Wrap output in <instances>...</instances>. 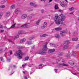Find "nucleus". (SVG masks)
<instances>
[{
  "label": "nucleus",
  "instance_id": "nucleus-21",
  "mask_svg": "<svg viewBox=\"0 0 79 79\" xmlns=\"http://www.w3.org/2000/svg\"><path fill=\"white\" fill-rule=\"evenodd\" d=\"M16 23H15L13 25H12V26L10 28V29H13L15 27V25H16Z\"/></svg>",
  "mask_w": 79,
  "mask_h": 79
},
{
  "label": "nucleus",
  "instance_id": "nucleus-32",
  "mask_svg": "<svg viewBox=\"0 0 79 79\" xmlns=\"http://www.w3.org/2000/svg\"><path fill=\"white\" fill-rule=\"evenodd\" d=\"M5 8V5L0 6V8Z\"/></svg>",
  "mask_w": 79,
  "mask_h": 79
},
{
  "label": "nucleus",
  "instance_id": "nucleus-17",
  "mask_svg": "<svg viewBox=\"0 0 79 79\" xmlns=\"http://www.w3.org/2000/svg\"><path fill=\"white\" fill-rule=\"evenodd\" d=\"M40 37H47V36H48V35L47 34H44L43 35H40Z\"/></svg>",
  "mask_w": 79,
  "mask_h": 79
},
{
  "label": "nucleus",
  "instance_id": "nucleus-64",
  "mask_svg": "<svg viewBox=\"0 0 79 79\" xmlns=\"http://www.w3.org/2000/svg\"><path fill=\"white\" fill-rule=\"evenodd\" d=\"M73 74H74V75H75L76 76V75H77L76 73H73Z\"/></svg>",
  "mask_w": 79,
  "mask_h": 79
},
{
  "label": "nucleus",
  "instance_id": "nucleus-60",
  "mask_svg": "<svg viewBox=\"0 0 79 79\" xmlns=\"http://www.w3.org/2000/svg\"><path fill=\"white\" fill-rule=\"evenodd\" d=\"M52 0H49V2H52Z\"/></svg>",
  "mask_w": 79,
  "mask_h": 79
},
{
  "label": "nucleus",
  "instance_id": "nucleus-34",
  "mask_svg": "<svg viewBox=\"0 0 79 79\" xmlns=\"http://www.w3.org/2000/svg\"><path fill=\"white\" fill-rule=\"evenodd\" d=\"M3 15V12H2L1 13H0V16H2Z\"/></svg>",
  "mask_w": 79,
  "mask_h": 79
},
{
  "label": "nucleus",
  "instance_id": "nucleus-55",
  "mask_svg": "<svg viewBox=\"0 0 79 79\" xmlns=\"http://www.w3.org/2000/svg\"><path fill=\"white\" fill-rule=\"evenodd\" d=\"M9 42H11V43H13V41L11 40H9Z\"/></svg>",
  "mask_w": 79,
  "mask_h": 79
},
{
  "label": "nucleus",
  "instance_id": "nucleus-61",
  "mask_svg": "<svg viewBox=\"0 0 79 79\" xmlns=\"http://www.w3.org/2000/svg\"><path fill=\"white\" fill-rule=\"evenodd\" d=\"M15 73V72H13L12 73H11V74H10L11 75H12V74L13 73Z\"/></svg>",
  "mask_w": 79,
  "mask_h": 79
},
{
  "label": "nucleus",
  "instance_id": "nucleus-1",
  "mask_svg": "<svg viewBox=\"0 0 79 79\" xmlns=\"http://www.w3.org/2000/svg\"><path fill=\"white\" fill-rule=\"evenodd\" d=\"M65 18H66L65 16L61 14L59 15V18L58 15H56L54 19L55 23L56 24L57 26H59L60 24H63V22L65 19Z\"/></svg>",
  "mask_w": 79,
  "mask_h": 79
},
{
  "label": "nucleus",
  "instance_id": "nucleus-62",
  "mask_svg": "<svg viewBox=\"0 0 79 79\" xmlns=\"http://www.w3.org/2000/svg\"><path fill=\"white\" fill-rule=\"evenodd\" d=\"M65 2H66L67 3H68V1L67 0H64Z\"/></svg>",
  "mask_w": 79,
  "mask_h": 79
},
{
  "label": "nucleus",
  "instance_id": "nucleus-18",
  "mask_svg": "<svg viewBox=\"0 0 79 79\" xmlns=\"http://www.w3.org/2000/svg\"><path fill=\"white\" fill-rule=\"evenodd\" d=\"M60 66H68V65L67 64H64V63H62V64H60Z\"/></svg>",
  "mask_w": 79,
  "mask_h": 79
},
{
  "label": "nucleus",
  "instance_id": "nucleus-20",
  "mask_svg": "<svg viewBox=\"0 0 79 79\" xmlns=\"http://www.w3.org/2000/svg\"><path fill=\"white\" fill-rule=\"evenodd\" d=\"M15 5L13 4L10 6V10H12V9L15 8Z\"/></svg>",
  "mask_w": 79,
  "mask_h": 79
},
{
  "label": "nucleus",
  "instance_id": "nucleus-48",
  "mask_svg": "<svg viewBox=\"0 0 79 79\" xmlns=\"http://www.w3.org/2000/svg\"><path fill=\"white\" fill-rule=\"evenodd\" d=\"M76 47L77 48H79V44H78L77 45Z\"/></svg>",
  "mask_w": 79,
  "mask_h": 79
},
{
  "label": "nucleus",
  "instance_id": "nucleus-45",
  "mask_svg": "<svg viewBox=\"0 0 79 79\" xmlns=\"http://www.w3.org/2000/svg\"><path fill=\"white\" fill-rule=\"evenodd\" d=\"M1 61H3V59L2 58H1Z\"/></svg>",
  "mask_w": 79,
  "mask_h": 79
},
{
  "label": "nucleus",
  "instance_id": "nucleus-31",
  "mask_svg": "<svg viewBox=\"0 0 79 79\" xmlns=\"http://www.w3.org/2000/svg\"><path fill=\"white\" fill-rule=\"evenodd\" d=\"M29 59V57L27 56L25 58V61H27V60H28Z\"/></svg>",
  "mask_w": 79,
  "mask_h": 79
},
{
  "label": "nucleus",
  "instance_id": "nucleus-11",
  "mask_svg": "<svg viewBox=\"0 0 79 79\" xmlns=\"http://www.w3.org/2000/svg\"><path fill=\"white\" fill-rule=\"evenodd\" d=\"M55 30L57 31H61L62 30V28L61 27H58L57 28H55Z\"/></svg>",
  "mask_w": 79,
  "mask_h": 79
},
{
  "label": "nucleus",
  "instance_id": "nucleus-54",
  "mask_svg": "<svg viewBox=\"0 0 79 79\" xmlns=\"http://www.w3.org/2000/svg\"><path fill=\"white\" fill-rule=\"evenodd\" d=\"M19 34H21V32L20 31H19Z\"/></svg>",
  "mask_w": 79,
  "mask_h": 79
},
{
  "label": "nucleus",
  "instance_id": "nucleus-49",
  "mask_svg": "<svg viewBox=\"0 0 79 79\" xmlns=\"http://www.w3.org/2000/svg\"><path fill=\"white\" fill-rule=\"evenodd\" d=\"M76 32H74L73 33L74 35H76Z\"/></svg>",
  "mask_w": 79,
  "mask_h": 79
},
{
  "label": "nucleus",
  "instance_id": "nucleus-53",
  "mask_svg": "<svg viewBox=\"0 0 79 79\" xmlns=\"http://www.w3.org/2000/svg\"><path fill=\"white\" fill-rule=\"evenodd\" d=\"M4 31V30H1L0 31V32H3Z\"/></svg>",
  "mask_w": 79,
  "mask_h": 79
},
{
  "label": "nucleus",
  "instance_id": "nucleus-33",
  "mask_svg": "<svg viewBox=\"0 0 79 79\" xmlns=\"http://www.w3.org/2000/svg\"><path fill=\"white\" fill-rule=\"evenodd\" d=\"M73 10H74L73 7H72L71 8H69V10H70V11H73Z\"/></svg>",
  "mask_w": 79,
  "mask_h": 79
},
{
  "label": "nucleus",
  "instance_id": "nucleus-40",
  "mask_svg": "<svg viewBox=\"0 0 79 79\" xmlns=\"http://www.w3.org/2000/svg\"><path fill=\"white\" fill-rule=\"evenodd\" d=\"M66 57H67V58H69V54H67L66 55Z\"/></svg>",
  "mask_w": 79,
  "mask_h": 79
},
{
  "label": "nucleus",
  "instance_id": "nucleus-38",
  "mask_svg": "<svg viewBox=\"0 0 79 79\" xmlns=\"http://www.w3.org/2000/svg\"><path fill=\"white\" fill-rule=\"evenodd\" d=\"M9 53L10 55H12V54H13V52L11 50L9 51Z\"/></svg>",
  "mask_w": 79,
  "mask_h": 79
},
{
  "label": "nucleus",
  "instance_id": "nucleus-8",
  "mask_svg": "<svg viewBox=\"0 0 79 79\" xmlns=\"http://www.w3.org/2000/svg\"><path fill=\"white\" fill-rule=\"evenodd\" d=\"M46 27H47V23L45 22L44 25L41 27V29H44Z\"/></svg>",
  "mask_w": 79,
  "mask_h": 79
},
{
  "label": "nucleus",
  "instance_id": "nucleus-29",
  "mask_svg": "<svg viewBox=\"0 0 79 79\" xmlns=\"http://www.w3.org/2000/svg\"><path fill=\"white\" fill-rule=\"evenodd\" d=\"M27 44H28V45H31V44H32V43L29 41H27Z\"/></svg>",
  "mask_w": 79,
  "mask_h": 79
},
{
  "label": "nucleus",
  "instance_id": "nucleus-56",
  "mask_svg": "<svg viewBox=\"0 0 79 79\" xmlns=\"http://www.w3.org/2000/svg\"><path fill=\"white\" fill-rule=\"evenodd\" d=\"M58 55L59 56H61V55H62V54L61 53L58 54Z\"/></svg>",
  "mask_w": 79,
  "mask_h": 79
},
{
  "label": "nucleus",
  "instance_id": "nucleus-51",
  "mask_svg": "<svg viewBox=\"0 0 79 79\" xmlns=\"http://www.w3.org/2000/svg\"><path fill=\"white\" fill-rule=\"evenodd\" d=\"M24 78L25 79H27V77L26 76H25Z\"/></svg>",
  "mask_w": 79,
  "mask_h": 79
},
{
  "label": "nucleus",
  "instance_id": "nucleus-28",
  "mask_svg": "<svg viewBox=\"0 0 79 79\" xmlns=\"http://www.w3.org/2000/svg\"><path fill=\"white\" fill-rule=\"evenodd\" d=\"M55 10H57L58 9V7L57 5H55Z\"/></svg>",
  "mask_w": 79,
  "mask_h": 79
},
{
  "label": "nucleus",
  "instance_id": "nucleus-7",
  "mask_svg": "<svg viewBox=\"0 0 79 79\" xmlns=\"http://www.w3.org/2000/svg\"><path fill=\"white\" fill-rule=\"evenodd\" d=\"M21 27H23V28H27V27H29V26L28 25V24L27 23L24 25H21Z\"/></svg>",
  "mask_w": 79,
  "mask_h": 79
},
{
  "label": "nucleus",
  "instance_id": "nucleus-22",
  "mask_svg": "<svg viewBox=\"0 0 79 79\" xmlns=\"http://www.w3.org/2000/svg\"><path fill=\"white\" fill-rule=\"evenodd\" d=\"M70 43V42L69 40H67L66 41H65L64 44H69Z\"/></svg>",
  "mask_w": 79,
  "mask_h": 79
},
{
  "label": "nucleus",
  "instance_id": "nucleus-23",
  "mask_svg": "<svg viewBox=\"0 0 79 79\" xmlns=\"http://www.w3.org/2000/svg\"><path fill=\"white\" fill-rule=\"evenodd\" d=\"M68 47H69V45H68V44H67L64 46V49H66L68 48Z\"/></svg>",
  "mask_w": 79,
  "mask_h": 79
},
{
  "label": "nucleus",
  "instance_id": "nucleus-16",
  "mask_svg": "<svg viewBox=\"0 0 79 79\" xmlns=\"http://www.w3.org/2000/svg\"><path fill=\"white\" fill-rule=\"evenodd\" d=\"M20 12V10H19L18 9H16L15 10V13L16 14H18V13Z\"/></svg>",
  "mask_w": 79,
  "mask_h": 79
},
{
  "label": "nucleus",
  "instance_id": "nucleus-19",
  "mask_svg": "<svg viewBox=\"0 0 79 79\" xmlns=\"http://www.w3.org/2000/svg\"><path fill=\"white\" fill-rule=\"evenodd\" d=\"M26 41V39H23L21 40L20 41V43H23V42H24L25 41Z\"/></svg>",
  "mask_w": 79,
  "mask_h": 79
},
{
  "label": "nucleus",
  "instance_id": "nucleus-24",
  "mask_svg": "<svg viewBox=\"0 0 79 79\" xmlns=\"http://www.w3.org/2000/svg\"><path fill=\"white\" fill-rule=\"evenodd\" d=\"M40 21H41V20L40 19H39L36 23V24H37V25H39V23L40 22Z\"/></svg>",
  "mask_w": 79,
  "mask_h": 79
},
{
  "label": "nucleus",
  "instance_id": "nucleus-42",
  "mask_svg": "<svg viewBox=\"0 0 79 79\" xmlns=\"http://www.w3.org/2000/svg\"><path fill=\"white\" fill-rule=\"evenodd\" d=\"M44 10L43 9H42L41 10V13H44Z\"/></svg>",
  "mask_w": 79,
  "mask_h": 79
},
{
  "label": "nucleus",
  "instance_id": "nucleus-4",
  "mask_svg": "<svg viewBox=\"0 0 79 79\" xmlns=\"http://www.w3.org/2000/svg\"><path fill=\"white\" fill-rule=\"evenodd\" d=\"M47 44H48L47 42H46L45 44V45L44 46V48L43 49V51H46L47 50Z\"/></svg>",
  "mask_w": 79,
  "mask_h": 79
},
{
  "label": "nucleus",
  "instance_id": "nucleus-46",
  "mask_svg": "<svg viewBox=\"0 0 79 79\" xmlns=\"http://www.w3.org/2000/svg\"><path fill=\"white\" fill-rule=\"evenodd\" d=\"M26 66V64H25L24 65H22V66L23 68H24V66Z\"/></svg>",
  "mask_w": 79,
  "mask_h": 79
},
{
  "label": "nucleus",
  "instance_id": "nucleus-2",
  "mask_svg": "<svg viewBox=\"0 0 79 79\" xmlns=\"http://www.w3.org/2000/svg\"><path fill=\"white\" fill-rule=\"evenodd\" d=\"M16 53L15 54V55L17 56V58L18 59H21L23 56H24V53L22 52V51L19 49L18 51L16 52Z\"/></svg>",
  "mask_w": 79,
  "mask_h": 79
},
{
  "label": "nucleus",
  "instance_id": "nucleus-59",
  "mask_svg": "<svg viewBox=\"0 0 79 79\" xmlns=\"http://www.w3.org/2000/svg\"><path fill=\"white\" fill-rule=\"evenodd\" d=\"M55 72H57V69H55Z\"/></svg>",
  "mask_w": 79,
  "mask_h": 79
},
{
  "label": "nucleus",
  "instance_id": "nucleus-15",
  "mask_svg": "<svg viewBox=\"0 0 79 79\" xmlns=\"http://www.w3.org/2000/svg\"><path fill=\"white\" fill-rule=\"evenodd\" d=\"M38 53L39 54H40V55H45V54H46V52L40 51Z\"/></svg>",
  "mask_w": 79,
  "mask_h": 79
},
{
  "label": "nucleus",
  "instance_id": "nucleus-12",
  "mask_svg": "<svg viewBox=\"0 0 79 79\" xmlns=\"http://www.w3.org/2000/svg\"><path fill=\"white\" fill-rule=\"evenodd\" d=\"M72 53L74 56V57H76V52L75 51H73L72 52Z\"/></svg>",
  "mask_w": 79,
  "mask_h": 79
},
{
  "label": "nucleus",
  "instance_id": "nucleus-25",
  "mask_svg": "<svg viewBox=\"0 0 79 79\" xmlns=\"http://www.w3.org/2000/svg\"><path fill=\"white\" fill-rule=\"evenodd\" d=\"M77 40H78V38H72V40L73 41H77Z\"/></svg>",
  "mask_w": 79,
  "mask_h": 79
},
{
  "label": "nucleus",
  "instance_id": "nucleus-13",
  "mask_svg": "<svg viewBox=\"0 0 79 79\" xmlns=\"http://www.w3.org/2000/svg\"><path fill=\"white\" fill-rule=\"evenodd\" d=\"M30 5H31V6H34L35 7L37 6L36 4L33 2H31L30 3Z\"/></svg>",
  "mask_w": 79,
  "mask_h": 79
},
{
  "label": "nucleus",
  "instance_id": "nucleus-36",
  "mask_svg": "<svg viewBox=\"0 0 79 79\" xmlns=\"http://www.w3.org/2000/svg\"><path fill=\"white\" fill-rule=\"evenodd\" d=\"M62 61V59H59L57 60L56 61Z\"/></svg>",
  "mask_w": 79,
  "mask_h": 79
},
{
  "label": "nucleus",
  "instance_id": "nucleus-10",
  "mask_svg": "<svg viewBox=\"0 0 79 79\" xmlns=\"http://www.w3.org/2000/svg\"><path fill=\"white\" fill-rule=\"evenodd\" d=\"M69 63L70 65H72L73 66H74V63L72 61H70L69 62Z\"/></svg>",
  "mask_w": 79,
  "mask_h": 79
},
{
  "label": "nucleus",
  "instance_id": "nucleus-35",
  "mask_svg": "<svg viewBox=\"0 0 79 79\" xmlns=\"http://www.w3.org/2000/svg\"><path fill=\"white\" fill-rule=\"evenodd\" d=\"M19 35H16L15 36V39H18V38H19Z\"/></svg>",
  "mask_w": 79,
  "mask_h": 79
},
{
  "label": "nucleus",
  "instance_id": "nucleus-6",
  "mask_svg": "<svg viewBox=\"0 0 79 79\" xmlns=\"http://www.w3.org/2000/svg\"><path fill=\"white\" fill-rule=\"evenodd\" d=\"M27 14H24L22 15L21 18L23 19H26L27 18Z\"/></svg>",
  "mask_w": 79,
  "mask_h": 79
},
{
  "label": "nucleus",
  "instance_id": "nucleus-14",
  "mask_svg": "<svg viewBox=\"0 0 79 79\" xmlns=\"http://www.w3.org/2000/svg\"><path fill=\"white\" fill-rule=\"evenodd\" d=\"M55 51V49H53L49 50L48 52L49 53H53V52H54Z\"/></svg>",
  "mask_w": 79,
  "mask_h": 79
},
{
  "label": "nucleus",
  "instance_id": "nucleus-58",
  "mask_svg": "<svg viewBox=\"0 0 79 79\" xmlns=\"http://www.w3.org/2000/svg\"><path fill=\"white\" fill-rule=\"evenodd\" d=\"M73 13H74L73 12L71 13H70V15H73Z\"/></svg>",
  "mask_w": 79,
  "mask_h": 79
},
{
  "label": "nucleus",
  "instance_id": "nucleus-5",
  "mask_svg": "<svg viewBox=\"0 0 79 79\" xmlns=\"http://www.w3.org/2000/svg\"><path fill=\"white\" fill-rule=\"evenodd\" d=\"M10 12L8 11L6 12L4 15V17L5 18H8L9 16H10Z\"/></svg>",
  "mask_w": 79,
  "mask_h": 79
},
{
  "label": "nucleus",
  "instance_id": "nucleus-39",
  "mask_svg": "<svg viewBox=\"0 0 79 79\" xmlns=\"http://www.w3.org/2000/svg\"><path fill=\"white\" fill-rule=\"evenodd\" d=\"M2 52H3V50L2 49H0V54H1Z\"/></svg>",
  "mask_w": 79,
  "mask_h": 79
},
{
  "label": "nucleus",
  "instance_id": "nucleus-47",
  "mask_svg": "<svg viewBox=\"0 0 79 79\" xmlns=\"http://www.w3.org/2000/svg\"><path fill=\"white\" fill-rule=\"evenodd\" d=\"M59 12H60L61 13H62V12H63V11H62V10L60 9L59 10Z\"/></svg>",
  "mask_w": 79,
  "mask_h": 79
},
{
  "label": "nucleus",
  "instance_id": "nucleus-26",
  "mask_svg": "<svg viewBox=\"0 0 79 79\" xmlns=\"http://www.w3.org/2000/svg\"><path fill=\"white\" fill-rule=\"evenodd\" d=\"M56 37L57 39H60V36L58 34H56Z\"/></svg>",
  "mask_w": 79,
  "mask_h": 79
},
{
  "label": "nucleus",
  "instance_id": "nucleus-52",
  "mask_svg": "<svg viewBox=\"0 0 79 79\" xmlns=\"http://www.w3.org/2000/svg\"><path fill=\"white\" fill-rule=\"evenodd\" d=\"M43 64H40L39 65V66H42Z\"/></svg>",
  "mask_w": 79,
  "mask_h": 79
},
{
  "label": "nucleus",
  "instance_id": "nucleus-41",
  "mask_svg": "<svg viewBox=\"0 0 79 79\" xmlns=\"http://www.w3.org/2000/svg\"><path fill=\"white\" fill-rule=\"evenodd\" d=\"M10 60H11L10 59H7V62H10Z\"/></svg>",
  "mask_w": 79,
  "mask_h": 79
},
{
  "label": "nucleus",
  "instance_id": "nucleus-27",
  "mask_svg": "<svg viewBox=\"0 0 79 79\" xmlns=\"http://www.w3.org/2000/svg\"><path fill=\"white\" fill-rule=\"evenodd\" d=\"M50 45H51V46H52V47H56V44H50Z\"/></svg>",
  "mask_w": 79,
  "mask_h": 79
},
{
  "label": "nucleus",
  "instance_id": "nucleus-63",
  "mask_svg": "<svg viewBox=\"0 0 79 79\" xmlns=\"http://www.w3.org/2000/svg\"><path fill=\"white\" fill-rule=\"evenodd\" d=\"M30 15H31V16H34V15L33 14H31Z\"/></svg>",
  "mask_w": 79,
  "mask_h": 79
},
{
  "label": "nucleus",
  "instance_id": "nucleus-30",
  "mask_svg": "<svg viewBox=\"0 0 79 79\" xmlns=\"http://www.w3.org/2000/svg\"><path fill=\"white\" fill-rule=\"evenodd\" d=\"M34 38V36H31L28 39L29 40H32V39H33Z\"/></svg>",
  "mask_w": 79,
  "mask_h": 79
},
{
  "label": "nucleus",
  "instance_id": "nucleus-57",
  "mask_svg": "<svg viewBox=\"0 0 79 79\" xmlns=\"http://www.w3.org/2000/svg\"><path fill=\"white\" fill-rule=\"evenodd\" d=\"M1 3L2 4H3V3H4V2H3V1L2 2H1Z\"/></svg>",
  "mask_w": 79,
  "mask_h": 79
},
{
  "label": "nucleus",
  "instance_id": "nucleus-37",
  "mask_svg": "<svg viewBox=\"0 0 79 79\" xmlns=\"http://www.w3.org/2000/svg\"><path fill=\"white\" fill-rule=\"evenodd\" d=\"M32 16H29L27 17V18L29 19H32Z\"/></svg>",
  "mask_w": 79,
  "mask_h": 79
},
{
  "label": "nucleus",
  "instance_id": "nucleus-44",
  "mask_svg": "<svg viewBox=\"0 0 79 79\" xmlns=\"http://www.w3.org/2000/svg\"><path fill=\"white\" fill-rule=\"evenodd\" d=\"M3 26L0 25V28H3Z\"/></svg>",
  "mask_w": 79,
  "mask_h": 79
},
{
  "label": "nucleus",
  "instance_id": "nucleus-3",
  "mask_svg": "<svg viewBox=\"0 0 79 79\" xmlns=\"http://www.w3.org/2000/svg\"><path fill=\"white\" fill-rule=\"evenodd\" d=\"M60 4L61 6H62V7H64V8L66 7V6H67V4H65L63 1H60Z\"/></svg>",
  "mask_w": 79,
  "mask_h": 79
},
{
  "label": "nucleus",
  "instance_id": "nucleus-50",
  "mask_svg": "<svg viewBox=\"0 0 79 79\" xmlns=\"http://www.w3.org/2000/svg\"><path fill=\"white\" fill-rule=\"evenodd\" d=\"M5 50H4L5 52H6V50H8V48H5Z\"/></svg>",
  "mask_w": 79,
  "mask_h": 79
},
{
  "label": "nucleus",
  "instance_id": "nucleus-43",
  "mask_svg": "<svg viewBox=\"0 0 79 79\" xmlns=\"http://www.w3.org/2000/svg\"><path fill=\"white\" fill-rule=\"evenodd\" d=\"M13 68H16V67L15 65H13L12 66Z\"/></svg>",
  "mask_w": 79,
  "mask_h": 79
},
{
  "label": "nucleus",
  "instance_id": "nucleus-9",
  "mask_svg": "<svg viewBox=\"0 0 79 79\" xmlns=\"http://www.w3.org/2000/svg\"><path fill=\"white\" fill-rule=\"evenodd\" d=\"M66 33V32L65 31H61L60 32V35L62 37H63V36H64V34Z\"/></svg>",
  "mask_w": 79,
  "mask_h": 79
}]
</instances>
